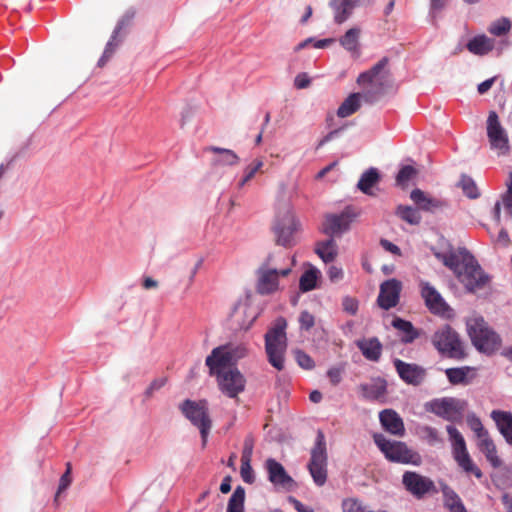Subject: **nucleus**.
I'll return each mask as SVG.
<instances>
[{"instance_id": "f257e3e1", "label": "nucleus", "mask_w": 512, "mask_h": 512, "mask_svg": "<svg viewBox=\"0 0 512 512\" xmlns=\"http://www.w3.org/2000/svg\"><path fill=\"white\" fill-rule=\"evenodd\" d=\"M437 257L449 267L459 281L470 292L482 289L488 282V276L482 271L475 258L466 250L449 253Z\"/></svg>"}, {"instance_id": "f03ea898", "label": "nucleus", "mask_w": 512, "mask_h": 512, "mask_svg": "<svg viewBox=\"0 0 512 512\" xmlns=\"http://www.w3.org/2000/svg\"><path fill=\"white\" fill-rule=\"evenodd\" d=\"M286 327V320L280 317L275 320L272 327L265 334V352L268 361L279 371L285 367V354L287 350Z\"/></svg>"}, {"instance_id": "7ed1b4c3", "label": "nucleus", "mask_w": 512, "mask_h": 512, "mask_svg": "<svg viewBox=\"0 0 512 512\" xmlns=\"http://www.w3.org/2000/svg\"><path fill=\"white\" fill-rule=\"evenodd\" d=\"M467 332L477 350L492 353L500 346L499 336L492 331L481 316L473 315L467 319Z\"/></svg>"}, {"instance_id": "20e7f679", "label": "nucleus", "mask_w": 512, "mask_h": 512, "mask_svg": "<svg viewBox=\"0 0 512 512\" xmlns=\"http://www.w3.org/2000/svg\"><path fill=\"white\" fill-rule=\"evenodd\" d=\"M210 375L215 376L220 391L229 398H236L246 386V378L234 366L207 365Z\"/></svg>"}, {"instance_id": "39448f33", "label": "nucleus", "mask_w": 512, "mask_h": 512, "mask_svg": "<svg viewBox=\"0 0 512 512\" xmlns=\"http://www.w3.org/2000/svg\"><path fill=\"white\" fill-rule=\"evenodd\" d=\"M374 442L387 459L393 462L420 465L421 457L403 442L390 441L381 434L374 435Z\"/></svg>"}, {"instance_id": "423d86ee", "label": "nucleus", "mask_w": 512, "mask_h": 512, "mask_svg": "<svg viewBox=\"0 0 512 512\" xmlns=\"http://www.w3.org/2000/svg\"><path fill=\"white\" fill-rule=\"evenodd\" d=\"M249 354L248 344L245 342H228L214 348L205 360L206 365L230 366Z\"/></svg>"}, {"instance_id": "0eeeda50", "label": "nucleus", "mask_w": 512, "mask_h": 512, "mask_svg": "<svg viewBox=\"0 0 512 512\" xmlns=\"http://www.w3.org/2000/svg\"><path fill=\"white\" fill-rule=\"evenodd\" d=\"M432 343L445 356L457 359L464 357V349L459 335L449 325L440 327L434 333Z\"/></svg>"}, {"instance_id": "6e6552de", "label": "nucleus", "mask_w": 512, "mask_h": 512, "mask_svg": "<svg viewBox=\"0 0 512 512\" xmlns=\"http://www.w3.org/2000/svg\"><path fill=\"white\" fill-rule=\"evenodd\" d=\"M446 430L451 441L454 460L466 473H472L477 478H481L482 472L472 461L462 434L451 425L447 426Z\"/></svg>"}, {"instance_id": "1a4fd4ad", "label": "nucleus", "mask_w": 512, "mask_h": 512, "mask_svg": "<svg viewBox=\"0 0 512 512\" xmlns=\"http://www.w3.org/2000/svg\"><path fill=\"white\" fill-rule=\"evenodd\" d=\"M181 410L191 423L199 428L203 444L205 445L208 432L211 428L207 402L205 400L198 402L186 400L182 403Z\"/></svg>"}, {"instance_id": "9d476101", "label": "nucleus", "mask_w": 512, "mask_h": 512, "mask_svg": "<svg viewBox=\"0 0 512 512\" xmlns=\"http://www.w3.org/2000/svg\"><path fill=\"white\" fill-rule=\"evenodd\" d=\"M467 402L453 397L434 399L426 403L425 408L448 421H457L461 419Z\"/></svg>"}, {"instance_id": "9b49d317", "label": "nucleus", "mask_w": 512, "mask_h": 512, "mask_svg": "<svg viewBox=\"0 0 512 512\" xmlns=\"http://www.w3.org/2000/svg\"><path fill=\"white\" fill-rule=\"evenodd\" d=\"M297 223L289 207L281 209L273 225V231L278 245L288 247L294 244L293 234Z\"/></svg>"}, {"instance_id": "f8f14e48", "label": "nucleus", "mask_w": 512, "mask_h": 512, "mask_svg": "<svg viewBox=\"0 0 512 512\" xmlns=\"http://www.w3.org/2000/svg\"><path fill=\"white\" fill-rule=\"evenodd\" d=\"M308 468L314 482L318 486H323L327 480V453L322 433L318 434L316 444L311 451Z\"/></svg>"}, {"instance_id": "ddd939ff", "label": "nucleus", "mask_w": 512, "mask_h": 512, "mask_svg": "<svg viewBox=\"0 0 512 512\" xmlns=\"http://www.w3.org/2000/svg\"><path fill=\"white\" fill-rule=\"evenodd\" d=\"M487 137L490 148L498 155H505L509 151V139L496 112L491 111L487 118Z\"/></svg>"}, {"instance_id": "4468645a", "label": "nucleus", "mask_w": 512, "mask_h": 512, "mask_svg": "<svg viewBox=\"0 0 512 512\" xmlns=\"http://www.w3.org/2000/svg\"><path fill=\"white\" fill-rule=\"evenodd\" d=\"M357 213L350 207L338 214H327L323 222V231L330 236H341L350 229Z\"/></svg>"}, {"instance_id": "2eb2a0df", "label": "nucleus", "mask_w": 512, "mask_h": 512, "mask_svg": "<svg viewBox=\"0 0 512 512\" xmlns=\"http://www.w3.org/2000/svg\"><path fill=\"white\" fill-rule=\"evenodd\" d=\"M256 277V291L260 295H271L281 289L280 278L282 275L271 268L260 265L256 270Z\"/></svg>"}, {"instance_id": "dca6fc26", "label": "nucleus", "mask_w": 512, "mask_h": 512, "mask_svg": "<svg viewBox=\"0 0 512 512\" xmlns=\"http://www.w3.org/2000/svg\"><path fill=\"white\" fill-rule=\"evenodd\" d=\"M420 286L421 295L428 309L434 314L449 316L451 310L440 293L428 282H421Z\"/></svg>"}, {"instance_id": "f3484780", "label": "nucleus", "mask_w": 512, "mask_h": 512, "mask_svg": "<svg viewBox=\"0 0 512 512\" xmlns=\"http://www.w3.org/2000/svg\"><path fill=\"white\" fill-rule=\"evenodd\" d=\"M265 468L268 472L269 481L275 486L288 491L295 487V481L287 474L283 465L275 459H267L265 461Z\"/></svg>"}, {"instance_id": "a211bd4d", "label": "nucleus", "mask_w": 512, "mask_h": 512, "mask_svg": "<svg viewBox=\"0 0 512 512\" xmlns=\"http://www.w3.org/2000/svg\"><path fill=\"white\" fill-rule=\"evenodd\" d=\"M403 484L411 494L418 498L435 490V485L431 479L415 472H406L403 475Z\"/></svg>"}, {"instance_id": "6ab92c4d", "label": "nucleus", "mask_w": 512, "mask_h": 512, "mask_svg": "<svg viewBox=\"0 0 512 512\" xmlns=\"http://www.w3.org/2000/svg\"><path fill=\"white\" fill-rule=\"evenodd\" d=\"M402 284L397 279H389L380 285L378 304L381 308L388 310L395 307L399 302Z\"/></svg>"}, {"instance_id": "aec40b11", "label": "nucleus", "mask_w": 512, "mask_h": 512, "mask_svg": "<svg viewBox=\"0 0 512 512\" xmlns=\"http://www.w3.org/2000/svg\"><path fill=\"white\" fill-rule=\"evenodd\" d=\"M296 264L294 256H290L285 252H274L268 255V257L261 263L266 268H271L275 272L287 277Z\"/></svg>"}, {"instance_id": "412c9836", "label": "nucleus", "mask_w": 512, "mask_h": 512, "mask_svg": "<svg viewBox=\"0 0 512 512\" xmlns=\"http://www.w3.org/2000/svg\"><path fill=\"white\" fill-rule=\"evenodd\" d=\"M255 309L247 302L238 303L232 313L233 322L238 329L247 331L257 319Z\"/></svg>"}, {"instance_id": "4be33fe9", "label": "nucleus", "mask_w": 512, "mask_h": 512, "mask_svg": "<svg viewBox=\"0 0 512 512\" xmlns=\"http://www.w3.org/2000/svg\"><path fill=\"white\" fill-rule=\"evenodd\" d=\"M395 367L399 376L408 384L418 385L422 382L425 372L414 364H408L401 360L395 361Z\"/></svg>"}, {"instance_id": "5701e85b", "label": "nucleus", "mask_w": 512, "mask_h": 512, "mask_svg": "<svg viewBox=\"0 0 512 512\" xmlns=\"http://www.w3.org/2000/svg\"><path fill=\"white\" fill-rule=\"evenodd\" d=\"M410 198L419 209L429 212H434L446 205L444 201L434 198L420 189H414L410 194Z\"/></svg>"}, {"instance_id": "b1692460", "label": "nucleus", "mask_w": 512, "mask_h": 512, "mask_svg": "<svg viewBox=\"0 0 512 512\" xmlns=\"http://www.w3.org/2000/svg\"><path fill=\"white\" fill-rule=\"evenodd\" d=\"M380 422L386 431L396 436H403L404 424L400 416L391 409L383 410L380 415Z\"/></svg>"}, {"instance_id": "393cba45", "label": "nucleus", "mask_w": 512, "mask_h": 512, "mask_svg": "<svg viewBox=\"0 0 512 512\" xmlns=\"http://www.w3.org/2000/svg\"><path fill=\"white\" fill-rule=\"evenodd\" d=\"M491 418L506 442L512 445V413L502 410H493L491 412Z\"/></svg>"}, {"instance_id": "a878e982", "label": "nucleus", "mask_w": 512, "mask_h": 512, "mask_svg": "<svg viewBox=\"0 0 512 512\" xmlns=\"http://www.w3.org/2000/svg\"><path fill=\"white\" fill-rule=\"evenodd\" d=\"M358 389L365 399L383 402L386 395V382L378 378L370 383L361 384Z\"/></svg>"}, {"instance_id": "bb28decb", "label": "nucleus", "mask_w": 512, "mask_h": 512, "mask_svg": "<svg viewBox=\"0 0 512 512\" xmlns=\"http://www.w3.org/2000/svg\"><path fill=\"white\" fill-rule=\"evenodd\" d=\"M495 48V40L485 34L474 36L467 43V49L470 53L478 56H484Z\"/></svg>"}, {"instance_id": "cd10ccee", "label": "nucleus", "mask_w": 512, "mask_h": 512, "mask_svg": "<svg viewBox=\"0 0 512 512\" xmlns=\"http://www.w3.org/2000/svg\"><path fill=\"white\" fill-rule=\"evenodd\" d=\"M477 447L494 468H499L502 465V461L497 454L496 445L489 433L477 439Z\"/></svg>"}, {"instance_id": "c85d7f7f", "label": "nucleus", "mask_w": 512, "mask_h": 512, "mask_svg": "<svg viewBox=\"0 0 512 512\" xmlns=\"http://www.w3.org/2000/svg\"><path fill=\"white\" fill-rule=\"evenodd\" d=\"M330 7L333 11L334 21L337 24H342L350 17L356 5L351 0H331Z\"/></svg>"}, {"instance_id": "c756f323", "label": "nucleus", "mask_w": 512, "mask_h": 512, "mask_svg": "<svg viewBox=\"0 0 512 512\" xmlns=\"http://www.w3.org/2000/svg\"><path fill=\"white\" fill-rule=\"evenodd\" d=\"M360 35L361 29L359 27H352L339 39L341 46L350 52L352 56H359L360 54Z\"/></svg>"}, {"instance_id": "7c9ffc66", "label": "nucleus", "mask_w": 512, "mask_h": 512, "mask_svg": "<svg viewBox=\"0 0 512 512\" xmlns=\"http://www.w3.org/2000/svg\"><path fill=\"white\" fill-rule=\"evenodd\" d=\"M362 354L371 361H377L381 356L382 345L376 338L362 339L356 342Z\"/></svg>"}, {"instance_id": "2f4dec72", "label": "nucleus", "mask_w": 512, "mask_h": 512, "mask_svg": "<svg viewBox=\"0 0 512 512\" xmlns=\"http://www.w3.org/2000/svg\"><path fill=\"white\" fill-rule=\"evenodd\" d=\"M315 252L325 263H329L338 256V245L333 238H330L317 243Z\"/></svg>"}, {"instance_id": "473e14b6", "label": "nucleus", "mask_w": 512, "mask_h": 512, "mask_svg": "<svg viewBox=\"0 0 512 512\" xmlns=\"http://www.w3.org/2000/svg\"><path fill=\"white\" fill-rule=\"evenodd\" d=\"M362 96L360 93L350 94L339 106L337 110V115L340 118H346L356 111H358L361 107Z\"/></svg>"}, {"instance_id": "72a5a7b5", "label": "nucleus", "mask_w": 512, "mask_h": 512, "mask_svg": "<svg viewBox=\"0 0 512 512\" xmlns=\"http://www.w3.org/2000/svg\"><path fill=\"white\" fill-rule=\"evenodd\" d=\"M444 506L450 512H467L459 496L446 484H442Z\"/></svg>"}, {"instance_id": "f704fd0d", "label": "nucleus", "mask_w": 512, "mask_h": 512, "mask_svg": "<svg viewBox=\"0 0 512 512\" xmlns=\"http://www.w3.org/2000/svg\"><path fill=\"white\" fill-rule=\"evenodd\" d=\"M320 276V271L313 267L309 266V269L306 270L299 280V288L302 292H308L317 287V281Z\"/></svg>"}, {"instance_id": "c9c22d12", "label": "nucleus", "mask_w": 512, "mask_h": 512, "mask_svg": "<svg viewBox=\"0 0 512 512\" xmlns=\"http://www.w3.org/2000/svg\"><path fill=\"white\" fill-rule=\"evenodd\" d=\"M395 213L400 219L411 225H418L421 221V215L411 206L399 205Z\"/></svg>"}, {"instance_id": "e433bc0d", "label": "nucleus", "mask_w": 512, "mask_h": 512, "mask_svg": "<svg viewBox=\"0 0 512 512\" xmlns=\"http://www.w3.org/2000/svg\"><path fill=\"white\" fill-rule=\"evenodd\" d=\"M209 151L219 154V158L216 160V162L219 164L233 166L239 163V157L232 150L219 147H210Z\"/></svg>"}, {"instance_id": "4c0bfd02", "label": "nucleus", "mask_w": 512, "mask_h": 512, "mask_svg": "<svg viewBox=\"0 0 512 512\" xmlns=\"http://www.w3.org/2000/svg\"><path fill=\"white\" fill-rule=\"evenodd\" d=\"M245 490L238 486L229 499L227 512H244Z\"/></svg>"}, {"instance_id": "58836bf2", "label": "nucleus", "mask_w": 512, "mask_h": 512, "mask_svg": "<svg viewBox=\"0 0 512 512\" xmlns=\"http://www.w3.org/2000/svg\"><path fill=\"white\" fill-rule=\"evenodd\" d=\"M510 30L511 21L505 17L492 22L488 27V32L497 37L507 35L510 32Z\"/></svg>"}, {"instance_id": "ea45409f", "label": "nucleus", "mask_w": 512, "mask_h": 512, "mask_svg": "<svg viewBox=\"0 0 512 512\" xmlns=\"http://www.w3.org/2000/svg\"><path fill=\"white\" fill-rule=\"evenodd\" d=\"M378 179L379 174L377 170L371 168L361 176L358 187L362 192L369 194L370 188L378 181Z\"/></svg>"}, {"instance_id": "a19ab883", "label": "nucleus", "mask_w": 512, "mask_h": 512, "mask_svg": "<svg viewBox=\"0 0 512 512\" xmlns=\"http://www.w3.org/2000/svg\"><path fill=\"white\" fill-rule=\"evenodd\" d=\"M392 325L396 329L403 331L406 334L404 338L405 342H412L418 336V333L414 329L413 325L406 320L395 318L392 322Z\"/></svg>"}, {"instance_id": "79ce46f5", "label": "nucleus", "mask_w": 512, "mask_h": 512, "mask_svg": "<svg viewBox=\"0 0 512 512\" xmlns=\"http://www.w3.org/2000/svg\"><path fill=\"white\" fill-rule=\"evenodd\" d=\"M471 372L469 367L449 368L446 370V376L452 384H461L467 382V376Z\"/></svg>"}, {"instance_id": "37998d69", "label": "nucleus", "mask_w": 512, "mask_h": 512, "mask_svg": "<svg viewBox=\"0 0 512 512\" xmlns=\"http://www.w3.org/2000/svg\"><path fill=\"white\" fill-rule=\"evenodd\" d=\"M264 162L262 159H255L253 160L245 169H244V175L243 178L239 181L238 187L242 188L246 183H248L255 174L261 170L263 167Z\"/></svg>"}, {"instance_id": "c03bdc74", "label": "nucleus", "mask_w": 512, "mask_h": 512, "mask_svg": "<svg viewBox=\"0 0 512 512\" xmlns=\"http://www.w3.org/2000/svg\"><path fill=\"white\" fill-rule=\"evenodd\" d=\"M466 422L470 429L475 433L477 439L488 434V431L483 427L481 420L474 413L467 415Z\"/></svg>"}, {"instance_id": "a18cd8bd", "label": "nucleus", "mask_w": 512, "mask_h": 512, "mask_svg": "<svg viewBox=\"0 0 512 512\" xmlns=\"http://www.w3.org/2000/svg\"><path fill=\"white\" fill-rule=\"evenodd\" d=\"M460 187L466 196L475 199L479 196L478 188L474 180L470 177L463 176L460 181Z\"/></svg>"}, {"instance_id": "49530a36", "label": "nucleus", "mask_w": 512, "mask_h": 512, "mask_svg": "<svg viewBox=\"0 0 512 512\" xmlns=\"http://www.w3.org/2000/svg\"><path fill=\"white\" fill-rule=\"evenodd\" d=\"M416 174H417V170L414 167H412L410 165L404 166L399 171V173L396 177V182L399 185H405L409 180L414 178L416 176Z\"/></svg>"}, {"instance_id": "de8ad7c7", "label": "nucleus", "mask_w": 512, "mask_h": 512, "mask_svg": "<svg viewBox=\"0 0 512 512\" xmlns=\"http://www.w3.org/2000/svg\"><path fill=\"white\" fill-rule=\"evenodd\" d=\"M71 470H72L71 464L67 463L66 471L61 476L60 481H59L58 489H57V492H56V495H55V500H57L58 497L60 496V494L62 492H64L70 486V484L72 482Z\"/></svg>"}, {"instance_id": "09e8293b", "label": "nucleus", "mask_w": 512, "mask_h": 512, "mask_svg": "<svg viewBox=\"0 0 512 512\" xmlns=\"http://www.w3.org/2000/svg\"><path fill=\"white\" fill-rule=\"evenodd\" d=\"M118 30L119 29H116L114 31V34L112 35L111 37V40L107 43L106 45V48L104 50V53L102 55V57L99 59L98 61V66L100 68H102L103 66H105L106 62L109 60V58L111 57V55L113 54L114 52V49H115V46L116 44L114 43L115 39H116V35L118 33Z\"/></svg>"}, {"instance_id": "8fccbe9b", "label": "nucleus", "mask_w": 512, "mask_h": 512, "mask_svg": "<svg viewBox=\"0 0 512 512\" xmlns=\"http://www.w3.org/2000/svg\"><path fill=\"white\" fill-rule=\"evenodd\" d=\"M240 474L244 482L248 484L254 482L255 476L251 466V460H241Z\"/></svg>"}, {"instance_id": "3c124183", "label": "nucleus", "mask_w": 512, "mask_h": 512, "mask_svg": "<svg viewBox=\"0 0 512 512\" xmlns=\"http://www.w3.org/2000/svg\"><path fill=\"white\" fill-rule=\"evenodd\" d=\"M502 201L505 209L512 217V172L509 173V180L507 182V191L502 196Z\"/></svg>"}, {"instance_id": "603ef678", "label": "nucleus", "mask_w": 512, "mask_h": 512, "mask_svg": "<svg viewBox=\"0 0 512 512\" xmlns=\"http://www.w3.org/2000/svg\"><path fill=\"white\" fill-rule=\"evenodd\" d=\"M295 359L297 361V363L304 369H312L314 367V362L312 360V358L307 355L306 353H304L303 351L301 350H296L295 351Z\"/></svg>"}, {"instance_id": "864d4df0", "label": "nucleus", "mask_w": 512, "mask_h": 512, "mask_svg": "<svg viewBox=\"0 0 512 512\" xmlns=\"http://www.w3.org/2000/svg\"><path fill=\"white\" fill-rule=\"evenodd\" d=\"M166 383V380L164 378L155 379L150 383V385L146 388L144 392V396L146 399H149L153 396L155 391H158L161 389Z\"/></svg>"}, {"instance_id": "5fc2aeb1", "label": "nucleus", "mask_w": 512, "mask_h": 512, "mask_svg": "<svg viewBox=\"0 0 512 512\" xmlns=\"http://www.w3.org/2000/svg\"><path fill=\"white\" fill-rule=\"evenodd\" d=\"M343 310L351 315H355L358 310V301L352 297H345L342 302Z\"/></svg>"}, {"instance_id": "6e6d98bb", "label": "nucleus", "mask_w": 512, "mask_h": 512, "mask_svg": "<svg viewBox=\"0 0 512 512\" xmlns=\"http://www.w3.org/2000/svg\"><path fill=\"white\" fill-rule=\"evenodd\" d=\"M254 448V439L252 436H247L244 441L241 460H251Z\"/></svg>"}, {"instance_id": "4d7b16f0", "label": "nucleus", "mask_w": 512, "mask_h": 512, "mask_svg": "<svg viewBox=\"0 0 512 512\" xmlns=\"http://www.w3.org/2000/svg\"><path fill=\"white\" fill-rule=\"evenodd\" d=\"M299 322H300L301 328H303L305 330H309L314 326L315 319L311 313H309L307 311H303L300 315Z\"/></svg>"}, {"instance_id": "13d9d810", "label": "nucleus", "mask_w": 512, "mask_h": 512, "mask_svg": "<svg viewBox=\"0 0 512 512\" xmlns=\"http://www.w3.org/2000/svg\"><path fill=\"white\" fill-rule=\"evenodd\" d=\"M327 274L332 282H338L342 280L344 276L342 268L335 265L329 267Z\"/></svg>"}, {"instance_id": "bf43d9fd", "label": "nucleus", "mask_w": 512, "mask_h": 512, "mask_svg": "<svg viewBox=\"0 0 512 512\" xmlns=\"http://www.w3.org/2000/svg\"><path fill=\"white\" fill-rule=\"evenodd\" d=\"M327 376L332 385H337L342 380V369L336 367L331 368L330 370H328Z\"/></svg>"}, {"instance_id": "052dcab7", "label": "nucleus", "mask_w": 512, "mask_h": 512, "mask_svg": "<svg viewBox=\"0 0 512 512\" xmlns=\"http://www.w3.org/2000/svg\"><path fill=\"white\" fill-rule=\"evenodd\" d=\"M294 85L298 89H304L310 85V79L305 73L298 74L294 79Z\"/></svg>"}, {"instance_id": "680f3d73", "label": "nucleus", "mask_w": 512, "mask_h": 512, "mask_svg": "<svg viewBox=\"0 0 512 512\" xmlns=\"http://www.w3.org/2000/svg\"><path fill=\"white\" fill-rule=\"evenodd\" d=\"M289 501L294 505L295 509L298 512H314L312 508L303 505L300 501H298L294 497H289Z\"/></svg>"}, {"instance_id": "e2e57ef3", "label": "nucleus", "mask_w": 512, "mask_h": 512, "mask_svg": "<svg viewBox=\"0 0 512 512\" xmlns=\"http://www.w3.org/2000/svg\"><path fill=\"white\" fill-rule=\"evenodd\" d=\"M387 60L382 59L377 64H375L368 72L371 73L375 78L382 72L384 67L386 66Z\"/></svg>"}, {"instance_id": "0e129e2a", "label": "nucleus", "mask_w": 512, "mask_h": 512, "mask_svg": "<svg viewBox=\"0 0 512 512\" xmlns=\"http://www.w3.org/2000/svg\"><path fill=\"white\" fill-rule=\"evenodd\" d=\"M375 77L368 71L359 75L357 82L361 85L369 84L375 81Z\"/></svg>"}, {"instance_id": "69168bd1", "label": "nucleus", "mask_w": 512, "mask_h": 512, "mask_svg": "<svg viewBox=\"0 0 512 512\" xmlns=\"http://www.w3.org/2000/svg\"><path fill=\"white\" fill-rule=\"evenodd\" d=\"M381 245L385 250H387L393 254L400 255L399 247L396 246L395 244L391 243L390 241L383 239V240H381Z\"/></svg>"}, {"instance_id": "338daca9", "label": "nucleus", "mask_w": 512, "mask_h": 512, "mask_svg": "<svg viewBox=\"0 0 512 512\" xmlns=\"http://www.w3.org/2000/svg\"><path fill=\"white\" fill-rule=\"evenodd\" d=\"M494 81H495V78L493 77V78L487 79L484 82L480 83L477 88L478 92L480 94L486 93L492 87Z\"/></svg>"}, {"instance_id": "774afa93", "label": "nucleus", "mask_w": 512, "mask_h": 512, "mask_svg": "<svg viewBox=\"0 0 512 512\" xmlns=\"http://www.w3.org/2000/svg\"><path fill=\"white\" fill-rule=\"evenodd\" d=\"M423 431L431 442H436L439 440L438 432L436 429L426 426L423 428Z\"/></svg>"}]
</instances>
